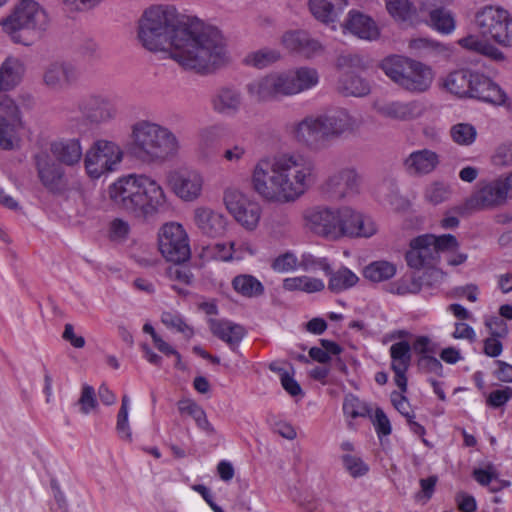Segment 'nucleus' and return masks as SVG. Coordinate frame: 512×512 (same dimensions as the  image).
<instances>
[{"label":"nucleus","instance_id":"423d86ee","mask_svg":"<svg viewBox=\"0 0 512 512\" xmlns=\"http://www.w3.org/2000/svg\"><path fill=\"white\" fill-rule=\"evenodd\" d=\"M1 26L13 42L29 45L32 39L23 36L22 31L39 37L48 26V16L37 2L22 0L12 14L1 21Z\"/></svg>","mask_w":512,"mask_h":512},{"label":"nucleus","instance_id":"37998d69","mask_svg":"<svg viewBox=\"0 0 512 512\" xmlns=\"http://www.w3.org/2000/svg\"><path fill=\"white\" fill-rule=\"evenodd\" d=\"M363 274L366 279L378 283L392 278L396 274V266L385 260L374 261L365 267Z\"/></svg>","mask_w":512,"mask_h":512},{"label":"nucleus","instance_id":"09e8293b","mask_svg":"<svg viewBox=\"0 0 512 512\" xmlns=\"http://www.w3.org/2000/svg\"><path fill=\"white\" fill-rule=\"evenodd\" d=\"M449 135L457 145L470 146L477 138V130L470 123H457L451 126Z\"/></svg>","mask_w":512,"mask_h":512},{"label":"nucleus","instance_id":"f8f14e48","mask_svg":"<svg viewBox=\"0 0 512 512\" xmlns=\"http://www.w3.org/2000/svg\"><path fill=\"white\" fill-rule=\"evenodd\" d=\"M158 246L167 261L182 263L190 258L188 235L179 223L170 222L161 227L158 234Z\"/></svg>","mask_w":512,"mask_h":512},{"label":"nucleus","instance_id":"0eeeda50","mask_svg":"<svg viewBox=\"0 0 512 512\" xmlns=\"http://www.w3.org/2000/svg\"><path fill=\"white\" fill-rule=\"evenodd\" d=\"M479 35L503 47H512V16L500 6L487 5L474 16Z\"/></svg>","mask_w":512,"mask_h":512},{"label":"nucleus","instance_id":"c03bdc74","mask_svg":"<svg viewBox=\"0 0 512 512\" xmlns=\"http://www.w3.org/2000/svg\"><path fill=\"white\" fill-rule=\"evenodd\" d=\"M392 370H408L411 364V346L407 341L396 342L389 349Z\"/></svg>","mask_w":512,"mask_h":512},{"label":"nucleus","instance_id":"7ed1b4c3","mask_svg":"<svg viewBox=\"0 0 512 512\" xmlns=\"http://www.w3.org/2000/svg\"><path fill=\"white\" fill-rule=\"evenodd\" d=\"M109 199L123 212L149 220L168 209L163 187L146 174L119 177L108 188Z\"/></svg>","mask_w":512,"mask_h":512},{"label":"nucleus","instance_id":"c756f323","mask_svg":"<svg viewBox=\"0 0 512 512\" xmlns=\"http://www.w3.org/2000/svg\"><path fill=\"white\" fill-rule=\"evenodd\" d=\"M439 164V156L429 149L412 152L404 161L405 169L412 175L431 173Z\"/></svg>","mask_w":512,"mask_h":512},{"label":"nucleus","instance_id":"a19ab883","mask_svg":"<svg viewBox=\"0 0 512 512\" xmlns=\"http://www.w3.org/2000/svg\"><path fill=\"white\" fill-rule=\"evenodd\" d=\"M286 291H302L306 293L320 292L325 288L323 280L309 276L289 277L283 280Z\"/></svg>","mask_w":512,"mask_h":512},{"label":"nucleus","instance_id":"ddd939ff","mask_svg":"<svg viewBox=\"0 0 512 512\" xmlns=\"http://www.w3.org/2000/svg\"><path fill=\"white\" fill-rule=\"evenodd\" d=\"M291 138L309 151L318 152L329 147L319 115H307L289 128Z\"/></svg>","mask_w":512,"mask_h":512},{"label":"nucleus","instance_id":"6e6d98bb","mask_svg":"<svg viewBox=\"0 0 512 512\" xmlns=\"http://www.w3.org/2000/svg\"><path fill=\"white\" fill-rule=\"evenodd\" d=\"M330 266L329 260L326 257H316L311 253H303L299 261V268L308 272L320 269L326 274L329 273Z\"/></svg>","mask_w":512,"mask_h":512},{"label":"nucleus","instance_id":"864d4df0","mask_svg":"<svg viewBox=\"0 0 512 512\" xmlns=\"http://www.w3.org/2000/svg\"><path fill=\"white\" fill-rule=\"evenodd\" d=\"M422 283L412 275L404 276L391 284L390 291L398 295L416 294L420 292Z\"/></svg>","mask_w":512,"mask_h":512},{"label":"nucleus","instance_id":"473e14b6","mask_svg":"<svg viewBox=\"0 0 512 512\" xmlns=\"http://www.w3.org/2000/svg\"><path fill=\"white\" fill-rule=\"evenodd\" d=\"M385 8L397 23L417 25L421 19L410 0H385Z\"/></svg>","mask_w":512,"mask_h":512},{"label":"nucleus","instance_id":"79ce46f5","mask_svg":"<svg viewBox=\"0 0 512 512\" xmlns=\"http://www.w3.org/2000/svg\"><path fill=\"white\" fill-rule=\"evenodd\" d=\"M428 24L442 34H450L455 30L456 22L453 14L444 8L436 7L428 10Z\"/></svg>","mask_w":512,"mask_h":512},{"label":"nucleus","instance_id":"2f4dec72","mask_svg":"<svg viewBox=\"0 0 512 512\" xmlns=\"http://www.w3.org/2000/svg\"><path fill=\"white\" fill-rule=\"evenodd\" d=\"M347 6V0H309L312 15L325 24L338 21Z\"/></svg>","mask_w":512,"mask_h":512},{"label":"nucleus","instance_id":"bb28decb","mask_svg":"<svg viewBox=\"0 0 512 512\" xmlns=\"http://www.w3.org/2000/svg\"><path fill=\"white\" fill-rule=\"evenodd\" d=\"M208 324L212 334L225 342L233 352L237 351L240 342L246 336V329L230 320L210 319Z\"/></svg>","mask_w":512,"mask_h":512},{"label":"nucleus","instance_id":"f257e3e1","mask_svg":"<svg viewBox=\"0 0 512 512\" xmlns=\"http://www.w3.org/2000/svg\"><path fill=\"white\" fill-rule=\"evenodd\" d=\"M137 39L151 52H168L183 69L207 75L229 62L221 32L198 19L181 22L172 6L155 5L138 21Z\"/></svg>","mask_w":512,"mask_h":512},{"label":"nucleus","instance_id":"9b49d317","mask_svg":"<svg viewBox=\"0 0 512 512\" xmlns=\"http://www.w3.org/2000/svg\"><path fill=\"white\" fill-rule=\"evenodd\" d=\"M223 201L228 212L244 229L253 231L257 228L262 215V208L258 202L251 200L236 188H227Z\"/></svg>","mask_w":512,"mask_h":512},{"label":"nucleus","instance_id":"052dcab7","mask_svg":"<svg viewBox=\"0 0 512 512\" xmlns=\"http://www.w3.org/2000/svg\"><path fill=\"white\" fill-rule=\"evenodd\" d=\"M512 399V388L505 386L501 389L492 391L487 397V405L493 408H499Z\"/></svg>","mask_w":512,"mask_h":512},{"label":"nucleus","instance_id":"dca6fc26","mask_svg":"<svg viewBox=\"0 0 512 512\" xmlns=\"http://www.w3.org/2000/svg\"><path fill=\"white\" fill-rule=\"evenodd\" d=\"M168 184L178 198L193 202L202 195L204 176L196 169L176 170L168 175Z\"/></svg>","mask_w":512,"mask_h":512},{"label":"nucleus","instance_id":"338daca9","mask_svg":"<svg viewBox=\"0 0 512 512\" xmlns=\"http://www.w3.org/2000/svg\"><path fill=\"white\" fill-rule=\"evenodd\" d=\"M246 154L247 147L243 143H236L226 148L222 157L226 162L237 164L244 159Z\"/></svg>","mask_w":512,"mask_h":512},{"label":"nucleus","instance_id":"a878e982","mask_svg":"<svg viewBox=\"0 0 512 512\" xmlns=\"http://www.w3.org/2000/svg\"><path fill=\"white\" fill-rule=\"evenodd\" d=\"M193 220L204 235L212 238L222 236L227 228L226 217L208 207H197L194 210Z\"/></svg>","mask_w":512,"mask_h":512},{"label":"nucleus","instance_id":"6ab92c4d","mask_svg":"<svg viewBox=\"0 0 512 512\" xmlns=\"http://www.w3.org/2000/svg\"><path fill=\"white\" fill-rule=\"evenodd\" d=\"M80 78L77 65L70 61H52L48 63L42 75L43 84L52 91H62L75 84Z\"/></svg>","mask_w":512,"mask_h":512},{"label":"nucleus","instance_id":"bf43d9fd","mask_svg":"<svg viewBox=\"0 0 512 512\" xmlns=\"http://www.w3.org/2000/svg\"><path fill=\"white\" fill-rule=\"evenodd\" d=\"M78 404L83 414H89L97 406L95 390L92 386L83 385Z\"/></svg>","mask_w":512,"mask_h":512},{"label":"nucleus","instance_id":"2eb2a0df","mask_svg":"<svg viewBox=\"0 0 512 512\" xmlns=\"http://www.w3.org/2000/svg\"><path fill=\"white\" fill-rule=\"evenodd\" d=\"M37 177L44 188L53 194H62L67 187L65 171L47 152H39L33 157Z\"/></svg>","mask_w":512,"mask_h":512},{"label":"nucleus","instance_id":"0e129e2a","mask_svg":"<svg viewBox=\"0 0 512 512\" xmlns=\"http://www.w3.org/2000/svg\"><path fill=\"white\" fill-rule=\"evenodd\" d=\"M418 367L426 373H433L437 376H442L443 366L442 363L432 355H423L418 359Z\"/></svg>","mask_w":512,"mask_h":512},{"label":"nucleus","instance_id":"9d476101","mask_svg":"<svg viewBox=\"0 0 512 512\" xmlns=\"http://www.w3.org/2000/svg\"><path fill=\"white\" fill-rule=\"evenodd\" d=\"M365 67L363 58L358 54H341L336 59L339 72L337 90L345 96L364 97L370 93L369 82L359 76L355 70Z\"/></svg>","mask_w":512,"mask_h":512},{"label":"nucleus","instance_id":"774afa93","mask_svg":"<svg viewBox=\"0 0 512 512\" xmlns=\"http://www.w3.org/2000/svg\"><path fill=\"white\" fill-rule=\"evenodd\" d=\"M496 165L509 166L512 165V143L500 145L493 156Z\"/></svg>","mask_w":512,"mask_h":512},{"label":"nucleus","instance_id":"ea45409f","mask_svg":"<svg viewBox=\"0 0 512 512\" xmlns=\"http://www.w3.org/2000/svg\"><path fill=\"white\" fill-rule=\"evenodd\" d=\"M223 127L215 124L200 130L198 136V151L203 157H208L211 151L223 137Z\"/></svg>","mask_w":512,"mask_h":512},{"label":"nucleus","instance_id":"6e6552de","mask_svg":"<svg viewBox=\"0 0 512 512\" xmlns=\"http://www.w3.org/2000/svg\"><path fill=\"white\" fill-rule=\"evenodd\" d=\"M121 146L112 140L97 139L84 154V168L90 179L97 180L117 170L123 160Z\"/></svg>","mask_w":512,"mask_h":512},{"label":"nucleus","instance_id":"5fc2aeb1","mask_svg":"<svg viewBox=\"0 0 512 512\" xmlns=\"http://www.w3.org/2000/svg\"><path fill=\"white\" fill-rule=\"evenodd\" d=\"M341 460L345 470L353 478L362 477L369 471V466L357 455L344 454Z\"/></svg>","mask_w":512,"mask_h":512},{"label":"nucleus","instance_id":"b1692460","mask_svg":"<svg viewBox=\"0 0 512 512\" xmlns=\"http://www.w3.org/2000/svg\"><path fill=\"white\" fill-rule=\"evenodd\" d=\"M375 111L382 117L396 121H410L422 114V106L417 101H376Z\"/></svg>","mask_w":512,"mask_h":512},{"label":"nucleus","instance_id":"f03ea898","mask_svg":"<svg viewBox=\"0 0 512 512\" xmlns=\"http://www.w3.org/2000/svg\"><path fill=\"white\" fill-rule=\"evenodd\" d=\"M317 181L314 161L294 153L259 159L253 167L251 185L265 201L289 204L299 200Z\"/></svg>","mask_w":512,"mask_h":512},{"label":"nucleus","instance_id":"5701e85b","mask_svg":"<svg viewBox=\"0 0 512 512\" xmlns=\"http://www.w3.org/2000/svg\"><path fill=\"white\" fill-rule=\"evenodd\" d=\"M282 79L284 96H293L315 87L319 82L318 72L314 68L300 67L279 72Z\"/></svg>","mask_w":512,"mask_h":512},{"label":"nucleus","instance_id":"72a5a7b5","mask_svg":"<svg viewBox=\"0 0 512 512\" xmlns=\"http://www.w3.org/2000/svg\"><path fill=\"white\" fill-rule=\"evenodd\" d=\"M458 44L469 51L479 53L495 61H503L504 53L493 45L489 40L480 35H467L458 40Z\"/></svg>","mask_w":512,"mask_h":512},{"label":"nucleus","instance_id":"f704fd0d","mask_svg":"<svg viewBox=\"0 0 512 512\" xmlns=\"http://www.w3.org/2000/svg\"><path fill=\"white\" fill-rule=\"evenodd\" d=\"M25 72L20 59L9 57L0 67V91L6 92L16 87Z\"/></svg>","mask_w":512,"mask_h":512},{"label":"nucleus","instance_id":"69168bd1","mask_svg":"<svg viewBox=\"0 0 512 512\" xmlns=\"http://www.w3.org/2000/svg\"><path fill=\"white\" fill-rule=\"evenodd\" d=\"M304 31H290L282 36V44L290 51L300 52L302 42L305 41Z\"/></svg>","mask_w":512,"mask_h":512},{"label":"nucleus","instance_id":"20e7f679","mask_svg":"<svg viewBox=\"0 0 512 512\" xmlns=\"http://www.w3.org/2000/svg\"><path fill=\"white\" fill-rule=\"evenodd\" d=\"M304 225L315 235L339 240L343 237H371L377 232L375 222L351 207L317 205L303 213Z\"/></svg>","mask_w":512,"mask_h":512},{"label":"nucleus","instance_id":"3c124183","mask_svg":"<svg viewBox=\"0 0 512 512\" xmlns=\"http://www.w3.org/2000/svg\"><path fill=\"white\" fill-rule=\"evenodd\" d=\"M343 412L347 417L352 419L364 418L370 416L371 408L369 405L361 401L358 397L349 394L345 397L343 402Z\"/></svg>","mask_w":512,"mask_h":512},{"label":"nucleus","instance_id":"a18cd8bd","mask_svg":"<svg viewBox=\"0 0 512 512\" xmlns=\"http://www.w3.org/2000/svg\"><path fill=\"white\" fill-rule=\"evenodd\" d=\"M17 124L0 115V149L11 151L20 147Z\"/></svg>","mask_w":512,"mask_h":512},{"label":"nucleus","instance_id":"4468645a","mask_svg":"<svg viewBox=\"0 0 512 512\" xmlns=\"http://www.w3.org/2000/svg\"><path fill=\"white\" fill-rule=\"evenodd\" d=\"M78 108L84 119L93 125L108 124L118 116L113 99L103 93L88 94L79 101Z\"/></svg>","mask_w":512,"mask_h":512},{"label":"nucleus","instance_id":"aec40b11","mask_svg":"<svg viewBox=\"0 0 512 512\" xmlns=\"http://www.w3.org/2000/svg\"><path fill=\"white\" fill-rule=\"evenodd\" d=\"M435 235H420L410 242V249L406 252L407 265L413 269L434 266L439 258L436 251Z\"/></svg>","mask_w":512,"mask_h":512},{"label":"nucleus","instance_id":"412c9836","mask_svg":"<svg viewBox=\"0 0 512 512\" xmlns=\"http://www.w3.org/2000/svg\"><path fill=\"white\" fill-rule=\"evenodd\" d=\"M469 97L494 106L510 105V99L506 92L489 77L478 72H473Z\"/></svg>","mask_w":512,"mask_h":512},{"label":"nucleus","instance_id":"680f3d73","mask_svg":"<svg viewBox=\"0 0 512 512\" xmlns=\"http://www.w3.org/2000/svg\"><path fill=\"white\" fill-rule=\"evenodd\" d=\"M372 423L379 437L391 434L392 428L390 420L381 408H376Z\"/></svg>","mask_w":512,"mask_h":512},{"label":"nucleus","instance_id":"4c0bfd02","mask_svg":"<svg viewBox=\"0 0 512 512\" xmlns=\"http://www.w3.org/2000/svg\"><path fill=\"white\" fill-rule=\"evenodd\" d=\"M413 60L403 56L393 55L386 57L381 62V69L393 82L400 87Z\"/></svg>","mask_w":512,"mask_h":512},{"label":"nucleus","instance_id":"49530a36","mask_svg":"<svg viewBox=\"0 0 512 512\" xmlns=\"http://www.w3.org/2000/svg\"><path fill=\"white\" fill-rule=\"evenodd\" d=\"M281 54L277 49L261 48L246 55L244 63L258 69H263L277 62Z\"/></svg>","mask_w":512,"mask_h":512},{"label":"nucleus","instance_id":"cd10ccee","mask_svg":"<svg viewBox=\"0 0 512 512\" xmlns=\"http://www.w3.org/2000/svg\"><path fill=\"white\" fill-rule=\"evenodd\" d=\"M241 92L235 88L222 87L218 89L211 97L212 109L224 116H235L242 107Z\"/></svg>","mask_w":512,"mask_h":512},{"label":"nucleus","instance_id":"e433bc0d","mask_svg":"<svg viewBox=\"0 0 512 512\" xmlns=\"http://www.w3.org/2000/svg\"><path fill=\"white\" fill-rule=\"evenodd\" d=\"M232 288L246 298L259 297L264 294V285L251 274H239L232 279Z\"/></svg>","mask_w":512,"mask_h":512},{"label":"nucleus","instance_id":"c85d7f7f","mask_svg":"<svg viewBox=\"0 0 512 512\" xmlns=\"http://www.w3.org/2000/svg\"><path fill=\"white\" fill-rule=\"evenodd\" d=\"M50 151L55 159L66 166L73 167L84 160L80 139H62L50 144Z\"/></svg>","mask_w":512,"mask_h":512},{"label":"nucleus","instance_id":"7c9ffc66","mask_svg":"<svg viewBox=\"0 0 512 512\" xmlns=\"http://www.w3.org/2000/svg\"><path fill=\"white\" fill-rule=\"evenodd\" d=\"M432 79L431 69L413 60L405 73L401 87L410 92H424L430 87Z\"/></svg>","mask_w":512,"mask_h":512},{"label":"nucleus","instance_id":"393cba45","mask_svg":"<svg viewBox=\"0 0 512 512\" xmlns=\"http://www.w3.org/2000/svg\"><path fill=\"white\" fill-rule=\"evenodd\" d=\"M343 28L362 40L376 41L380 38V29L375 20L358 10L348 12Z\"/></svg>","mask_w":512,"mask_h":512},{"label":"nucleus","instance_id":"a211bd4d","mask_svg":"<svg viewBox=\"0 0 512 512\" xmlns=\"http://www.w3.org/2000/svg\"><path fill=\"white\" fill-rule=\"evenodd\" d=\"M320 117L328 145L335 139L355 133L362 125L359 117L344 108L320 114Z\"/></svg>","mask_w":512,"mask_h":512},{"label":"nucleus","instance_id":"4d7b16f0","mask_svg":"<svg viewBox=\"0 0 512 512\" xmlns=\"http://www.w3.org/2000/svg\"><path fill=\"white\" fill-rule=\"evenodd\" d=\"M450 195L451 190L449 186L441 182H434L425 190V199L434 205L448 200Z\"/></svg>","mask_w":512,"mask_h":512},{"label":"nucleus","instance_id":"1a4fd4ad","mask_svg":"<svg viewBox=\"0 0 512 512\" xmlns=\"http://www.w3.org/2000/svg\"><path fill=\"white\" fill-rule=\"evenodd\" d=\"M512 199V172L495 180L481 183L465 201L469 211L494 210Z\"/></svg>","mask_w":512,"mask_h":512},{"label":"nucleus","instance_id":"4be33fe9","mask_svg":"<svg viewBox=\"0 0 512 512\" xmlns=\"http://www.w3.org/2000/svg\"><path fill=\"white\" fill-rule=\"evenodd\" d=\"M245 89L249 98L257 103L272 101L284 96L279 72L253 79L246 84Z\"/></svg>","mask_w":512,"mask_h":512},{"label":"nucleus","instance_id":"603ef678","mask_svg":"<svg viewBox=\"0 0 512 512\" xmlns=\"http://www.w3.org/2000/svg\"><path fill=\"white\" fill-rule=\"evenodd\" d=\"M130 398L128 395H123L121 407L117 415L116 429L122 439L131 441V430L128 423Z\"/></svg>","mask_w":512,"mask_h":512},{"label":"nucleus","instance_id":"f3484780","mask_svg":"<svg viewBox=\"0 0 512 512\" xmlns=\"http://www.w3.org/2000/svg\"><path fill=\"white\" fill-rule=\"evenodd\" d=\"M361 177L353 167H343L325 180L322 192L331 200H341L359 192Z\"/></svg>","mask_w":512,"mask_h":512},{"label":"nucleus","instance_id":"8fccbe9b","mask_svg":"<svg viewBox=\"0 0 512 512\" xmlns=\"http://www.w3.org/2000/svg\"><path fill=\"white\" fill-rule=\"evenodd\" d=\"M161 322L168 329L176 330L188 339L194 335L193 328L186 323L184 317L178 312L164 311L161 314Z\"/></svg>","mask_w":512,"mask_h":512},{"label":"nucleus","instance_id":"39448f33","mask_svg":"<svg viewBox=\"0 0 512 512\" xmlns=\"http://www.w3.org/2000/svg\"><path fill=\"white\" fill-rule=\"evenodd\" d=\"M130 151L141 162L161 164L179 156L181 142L167 126L141 119L131 125Z\"/></svg>","mask_w":512,"mask_h":512},{"label":"nucleus","instance_id":"c9c22d12","mask_svg":"<svg viewBox=\"0 0 512 512\" xmlns=\"http://www.w3.org/2000/svg\"><path fill=\"white\" fill-rule=\"evenodd\" d=\"M473 71L460 69L451 72L444 80V87L458 97H469Z\"/></svg>","mask_w":512,"mask_h":512},{"label":"nucleus","instance_id":"13d9d810","mask_svg":"<svg viewBox=\"0 0 512 512\" xmlns=\"http://www.w3.org/2000/svg\"><path fill=\"white\" fill-rule=\"evenodd\" d=\"M299 267V261L293 252H285L276 257L271 263V268L278 273H287L296 270Z\"/></svg>","mask_w":512,"mask_h":512},{"label":"nucleus","instance_id":"de8ad7c7","mask_svg":"<svg viewBox=\"0 0 512 512\" xmlns=\"http://www.w3.org/2000/svg\"><path fill=\"white\" fill-rule=\"evenodd\" d=\"M178 409L180 413L191 416L200 429L210 434L214 432L212 425L207 419L205 411L195 402L191 400L179 401Z\"/></svg>","mask_w":512,"mask_h":512},{"label":"nucleus","instance_id":"e2e57ef3","mask_svg":"<svg viewBox=\"0 0 512 512\" xmlns=\"http://www.w3.org/2000/svg\"><path fill=\"white\" fill-rule=\"evenodd\" d=\"M130 227L128 222L116 218L109 225V237L113 241H123L127 238Z\"/></svg>","mask_w":512,"mask_h":512},{"label":"nucleus","instance_id":"58836bf2","mask_svg":"<svg viewBox=\"0 0 512 512\" xmlns=\"http://www.w3.org/2000/svg\"><path fill=\"white\" fill-rule=\"evenodd\" d=\"M326 276L329 277L328 289L333 293L350 289L359 281L358 276L347 267H341L336 271H332L330 267Z\"/></svg>","mask_w":512,"mask_h":512}]
</instances>
